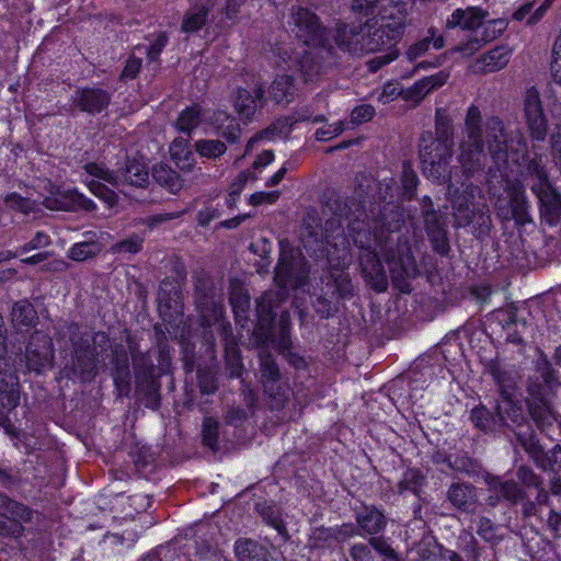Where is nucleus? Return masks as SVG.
Wrapping results in <instances>:
<instances>
[{"instance_id": "bf43d9fd", "label": "nucleus", "mask_w": 561, "mask_h": 561, "mask_svg": "<svg viewBox=\"0 0 561 561\" xmlns=\"http://www.w3.org/2000/svg\"><path fill=\"white\" fill-rule=\"evenodd\" d=\"M203 443L211 450L218 449L219 421L213 416H206L202 425Z\"/></svg>"}, {"instance_id": "f257e3e1", "label": "nucleus", "mask_w": 561, "mask_h": 561, "mask_svg": "<svg viewBox=\"0 0 561 561\" xmlns=\"http://www.w3.org/2000/svg\"><path fill=\"white\" fill-rule=\"evenodd\" d=\"M507 141L508 134L504 122L495 115L483 118L480 108L471 105L466 113L458 146L457 161L461 175L472 179L482 172L489 153L493 164L485 173L486 183L503 176L508 160Z\"/></svg>"}, {"instance_id": "4d7b16f0", "label": "nucleus", "mask_w": 561, "mask_h": 561, "mask_svg": "<svg viewBox=\"0 0 561 561\" xmlns=\"http://www.w3.org/2000/svg\"><path fill=\"white\" fill-rule=\"evenodd\" d=\"M196 373L201 393L214 394L218 390V380L216 371L208 366H198Z\"/></svg>"}, {"instance_id": "2f4dec72", "label": "nucleus", "mask_w": 561, "mask_h": 561, "mask_svg": "<svg viewBox=\"0 0 561 561\" xmlns=\"http://www.w3.org/2000/svg\"><path fill=\"white\" fill-rule=\"evenodd\" d=\"M222 334L225 336V362L226 370L230 378H239L243 371V363L240 354V350L231 336L232 329L229 323L220 324Z\"/></svg>"}, {"instance_id": "5fc2aeb1", "label": "nucleus", "mask_w": 561, "mask_h": 561, "mask_svg": "<svg viewBox=\"0 0 561 561\" xmlns=\"http://www.w3.org/2000/svg\"><path fill=\"white\" fill-rule=\"evenodd\" d=\"M158 299L160 305L163 304L169 309H178L180 308L181 290L174 282L163 279L160 286Z\"/></svg>"}, {"instance_id": "a18cd8bd", "label": "nucleus", "mask_w": 561, "mask_h": 561, "mask_svg": "<svg viewBox=\"0 0 561 561\" xmlns=\"http://www.w3.org/2000/svg\"><path fill=\"white\" fill-rule=\"evenodd\" d=\"M428 34V36L412 44L408 48L405 55L410 61H415L417 58L423 56L430 49L431 44H433L436 49H440L444 46V38L442 36H435V28H430Z\"/></svg>"}, {"instance_id": "412c9836", "label": "nucleus", "mask_w": 561, "mask_h": 561, "mask_svg": "<svg viewBox=\"0 0 561 561\" xmlns=\"http://www.w3.org/2000/svg\"><path fill=\"white\" fill-rule=\"evenodd\" d=\"M44 205L48 209L78 211V210H94L95 204L92 199L88 198L77 190H69L59 193L56 197H47Z\"/></svg>"}, {"instance_id": "7ed1b4c3", "label": "nucleus", "mask_w": 561, "mask_h": 561, "mask_svg": "<svg viewBox=\"0 0 561 561\" xmlns=\"http://www.w3.org/2000/svg\"><path fill=\"white\" fill-rule=\"evenodd\" d=\"M67 334L71 343L72 374L81 381H91L98 375V356L110 347V337L104 332L91 334L82 330L77 323L67 327Z\"/></svg>"}, {"instance_id": "39448f33", "label": "nucleus", "mask_w": 561, "mask_h": 561, "mask_svg": "<svg viewBox=\"0 0 561 561\" xmlns=\"http://www.w3.org/2000/svg\"><path fill=\"white\" fill-rule=\"evenodd\" d=\"M341 239L342 251L346 254L347 241L344 237V228L341 218L332 217L325 221L322 228L314 217L309 216L304 220L301 228V241L307 251L316 255L331 254L327 245H331L335 239Z\"/></svg>"}, {"instance_id": "423d86ee", "label": "nucleus", "mask_w": 561, "mask_h": 561, "mask_svg": "<svg viewBox=\"0 0 561 561\" xmlns=\"http://www.w3.org/2000/svg\"><path fill=\"white\" fill-rule=\"evenodd\" d=\"M287 24L290 33L305 45L329 44L330 31L318 14L309 8L293 5L289 9Z\"/></svg>"}, {"instance_id": "e2e57ef3", "label": "nucleus", "mask_w": 561, "mask_h": 561, "mask_svg": "<svg viewBox=\"0 0 561 561\" xmlns=\"http://www.w3.org/2000/svg\"><path fill=\"white\" fill-rule=\"evenodd\" d=\"M334 542L333 530L324 526L317 527L309 537V546L312 548H325Z\"/></svg>"}, {"instance_id": "a19ab883", "label": "nucleus", "mask_w": 561, "mask_h": 561, "mask_svg": "<svg viewBox=\"0 0 561 561\" xmlns=\"http://www.w3.org/2000/svg\"><path fill=\"white\" fill-rule=\"evenodd\" d=\"M470 420L477 428L484 433L493 432L503 426V419L497 415V410L492 413L484 405L473 408Z\"/></svg>"}, {"instance_id": "f8f14e48", "label": "nucleus", "mask_w": 561, "mask_h": 561, "mask_svg": "<svg viewBox=\"0 0 561 561\" xmlns=\"http://www.w3.org/2000/svg\"><path fill=\"white\" fill-rule=\"evenodd\" d=\"M523 114L530 137L537 141H543L547 136L548 118L539 91L535 87L526 90L523 96Z\"/></svg>"}, {"instance_id": "49530a36", "label": "nucleus", "mask_w": 561, "mask_h": 561, "mask_svg": "<svg viewBox=\"0 0 561 561\" xmlns=\"http://www.w3.org/2000/svg\"><path fill=\"white\" fill-rule=\"evenodd\" d=\"M350 236L353 242L365 252L373 251V238L367 224L364 220L356 218L347 222Z\"/></svg>"}, {"instance_id": "0eeeda50", "label": "nucleus", "mask_w": 561, "mask_h": 561, "mask_svg": "<svg viewBox=\"0 0 561 561\" xmlns=\"http://www.w3.org/2000/svg\"><path fill=\"white\" fill-rule=\"evenodd\" d=\"M83 169L89 175L103 180L115 187L127 184L145 188L149 184L147 167L135 159H127L124 167L117 171H110L103 164L96 162H89L83 165Z\"/></svg>"}, {"instance_id": "c85d7f7f", "label": "nucleus", "mask_w": 561, "mask_h": 561, "mask_svg": "<svg viewBox=\"0 0 561 561\" xmlns=\"http://www.w3.org/2000/svg\"><path fill=\"white\" fill-rule=\"evenodd\" d=\"M489 12L479 7L456 9L446 21L447 28L461 27L462 30L477 31L483 25Z\"/></svg>"}, {"instance_id": "4468645a", "label": "nucleus", "mask_w": 561, "mask_h": 561, "mask_svg": "<svg viewBox=\"0 0 561 561\" xmlns=\"http://www.w3.org/2000/svg\"><path fill=\"white\" fill-rule=\"evenodd\" d=\"M53 358L54 345L51 339L41 331H35L30 337L22 358L27 370L39 374L51 364Z\"/></svg>"}, {"instance_id": "a211bd4d", "label": "nucleus", "mask_w": 561, "mask_h": 561, "mask_svg": "<svg viewBox=\"0 0 561 561\" xmlns=\"http://www.w3.org/2000/svg\"><path fill=\"white\" fill-rule=\"evenodd\" d=\"M111 99V93L104 89L81 88L75 92L71 102L81 112L95 115L107 108Z\"/></svg>"}, {"instance_id": "e433bc0d", "label": "nucleus", "mask_w": 561, "mask_h": 561, "mask_svg": "<svg viewBox=\"0 0 561 561\" xmlns=\"http://www.w3.org/2000/svg\"><path fill=\"white\" fill-rule=\"evenodd\" d=\"M511 58V50L506 47H496L477 60V72H495L506 67Z\"/></svg>"}, {"instance_id": "c9c22d12", "label": "nucleus", "mask_w": 561, "mask_h": 561, "mask_svg": "<svg viewBox=\"0 0 561 561\" xmlns=\"http://www.w3.org/2000/svg\"><path fill=\"white\" fill-rule=\"evenodd\" d=\"M362 25L342 24L336 28L334 41L336 46L351 54H360Z\"/></svg>"}, {"instance_id": "a878e982", "label": "nucleus", "mask_w": 561, "mask_h": 561, "mask_svg": "<svg viewBox=\"0 0 561 561\" xmlns=\"http://www.w3.org/2000/svg\"><path fill=\"white\" fill-rule=\"evenodd\" d=\"M425 231L432 243V248L440 255H448L450 245L447 237L446 222L443 216L436 213L423 217Z\"/></svg>"}, {"instance_id": "8fccbe9b", "label": "nucleus", "mask_w": 561, "mask_h": 561, "mask_svg": "<svg viewBox=\"0 0 561 561\" xmlns=\"http://www.w3.org/2000/svg\"><path fill=\"white\" fill-rule=\"evenodd\" d=\"M0 516H12L24 522L32 519V511L22 503L9 499L0 493Z\"/></svg>"}, {"instance_id": "20e7f679", "label": "nucleus", "mask_w": 561, "mask_h": 561, "mask_svg": "<svg viewBox=\"0 0 561 561\" xmlns=\"http://www.w3.org/2000/svg\"><path fill=\"white\" fill-rule=\"evenodd\" d=\"M453 146L454 142L435 139L431 131H424L420 137L419 156L423 172L439 184L450 182L453 176H457L456 170L454 172L448 171Z\"/></svg>"}, {"instance_id": "1a4fd4ad", "label": "nucleus", "mask_w": 561, "mask_h": 561, "mask_svg": "<svg viewBox=\"0 0 561 561\" xmlns=\"http://www.w3.org/2000/svg\"><path fill=\"white\" fill-rule=\"evenodd\" d=\"M506 192L508 201L506 204L499 201L495 204L497 216L504 220L513 219L517 226H525L533 221L529 214V203L527 201L525 185L519 180H510L506 182Z\"/></svg>"}, {"instance_id": "cd10ccee", "label": "nucleus", "mask_w": 561, "mask_h": 561, "mask_svg": "<svg viewBox=\"0 0 561 561\" xmlns=\"http://www.w3.org/2000/svg\"><path fill=\"white\" fill-rule=\"evenodd\" d=\"M534 195L538 199L539 210L545 220L549 225L559 222L561 220V193L553 184L541 188L540 192H535Z\"/></svg>"}, {"instance_id": "dca6fc26", "label": "nucleus", "mask_w": 561, "mask_h": 561, "mask_svg": "<svg viewBox=\"0 0 561 561\" xmlns=\"http://www.w3.org/2000/svg\"><path fill=\"white\" fill-rule=\"evenodd\" d=\"M111 376L121 397H128L131 391V374L129 366L128 347L123 344L111 345Z\"/></svg>"}, {"instance_id": "37998d69", "label": "nucleus", "mask_w": 561, "mask_h": 561, "mask_svg": "<svg viewBox=\"0 0 561 561\" xmlns=\"http://www.w3.org/2000/svg\"><path fill=\"white\" fill-rule=\"evenodd\" d=\"M204 117V112L198 104H193L192 106L183 110L176 122L175 127L185 134H191L196 127L199 126Z\"/></svg>"}, {"instance_id": "c756f323", "label": "nucleus", "mask_w": 561, "mask_h": 561, "mask_svg": "<svg viewBox=\"0 0 561 561\" xmlns=\"http://www.w3.org/2000/svg\"><path fill=\"white\" fill-rule=\"evenodd\" d=\"M229 289V301L234 312L236 321L244 328L250 322V295L238 279L230 282Z\"/></svg>"}, {"instance_id": "6e6552de", "label": "nucleus", "mask_w": 561, "mask_h": 561, "mask_svg": "<svg viewBox=\"0 0 561 561\" xmlns=\"http://www.w3.org/2000/svg\"><path fill=\"white\" fill-rule=\"evenodd\" d=\"M194 301L199 312L202 327H211L222 317V305L216 300V287L214 279L202 273L194 277Z\"/></svg>"}, {"instance_id": "9d476101", "label": "nucleus", "mask_w": 561, "mask_h": 561, "mask_svg": "<svg viewBox=\"0 0 561 561\" xmlns=\"http://www.w3.org/2000/svg\"><path fill=\"white\" fill-rule=\"evenodd\" d=\"M312 46L314 48L304 51L298 60L305 81H312L325 72L327 69L336 66L340 59L335 48L330 43Z\"/></svg>"}, {"instance_id": "72a5a7b5", "label": "nucleus", "mask_w": 561, "mask_h": 561, "mask_svg": "<svg viewBox=\"0 0 561 561\" xmlns=\"http://www.w3.org/2000/svg\"><path fill=\"white\" fill-rule=\"evenodd\" d=\"M126 344L131 357L135 379L138 377L156 375V367L152 363L151 356L148 352H141L139 350L138 343L133 335H127Z\"/></svg>"}, {"instance_id": "aec40b11", "label": "nucleus", "mask_w": 561, "mask_h": 561, "mask_svg": "<svg viewBox=\"0 0 561 561\" xmlns=\"http://www.w3.org/2000/svg\"><path fill=\"white\" fill-rule=\"evenodd\" d=\"M359 261L363 276L368 286L377 293L386 291L388 278L377 253L375 251L364 252Z\"/></svg>"}, {"instance_id": "f3484780", "label": "nucleus", "mask_w": 561, "mask_h": 561, "mask_svg": "<svg viewBox=\"0 0 561 561\" xmlns=\"http://www.w3.org/2000/svg\"><path fill=\"white\" fill-rule=\"evenodd\" d=\"M462 181H457L462 186V191L458 188L453 190V183L449 182L448 191L453 194V207L457 211V220L460 226H468L474 217L473 202L478 186L470 182V179L463 176Z\"/></svg>"}, {"instance_id": "2eb2a0df", "label": "nucleus", "mask_w": 561, "mask_h": 561, "mask_svg": "<svg viewBox=\"0 0 561 561\" xmlns=\"http://www.w3.org/2000/svg\"><path fill=\"white\" fill-rule=\"evenodd\" d=\"M409 252L410 249L408 248L405 254H397L392 249L385 253V261L389 266L392 284L402 293L411 291V285L408 280L417 275V266Z\"/></svg>"}, {"instance_id": "774afa93", "label": "nucleus", "mask_w": 561, "mask_h": 561, "mask_svg": "<svg viewBox=\"0 0 561 561\" xmlns=\"http://www.w3.org/2000/svg\"><path fill=\"white\" fill-rule=\"evenodd\" d=\"M550 154L561 175V125H557L549 138Z\"/></svg>"}, {"instance_id": "0e129e2a", "label": "nucleus", "mask_w": 561, "mask_h": 561, "mask_svg": "<svg viewBox=\"0 0 561 561\" xmlns=\"http://www.w3.org/2000/svg\"><path fill=\"white\" fill-rule=\"evenodd\" d=\"M261 515L268 525H271L277 530V533L284 538V540L289 539V534L287 531L286 525L283 522L280 514L277 510L273 507H265L262 510Z\"/></svg>"}, {"instance_id": "603ef678", "label": "nucleus", "mask_w": 561, "mask_h": 561, "mask_svg": "<svg viewBox=\"0 0 561 561\" xmlns=\"http://www.w3.org/2000/svg\"><path fill=\"white\" fill-rule=\"evenodd\" d=\"M531 377L537 378L540 382L542 381L547 387L554 389L560 385L556 369L545 355L536 362V370Z\"/></svg>"}, {"instance_id": "338daca9", "label": "nucleus", "mask_w": 561, "mask_h": 561, "mask_svg": "<svg viewBox=\"0 0 561 561\" xmlns=\"http://www.w3.org/2000/svg\"><path fill=\"white\" fill-rule=\"evenodd\" d=\"M87 184H88L89 190L95 196H98L99 198L104 201L110 207H113L114 205L117 204V202H118L117 194L114 191H112L111 188H108L107 186H105L103 183L95 181V180H91V181L87 182Z\"/></svg>"}, {"instance_id": "79ce46f5", "label": "nucleus", "mask_w": 561, "mask_h": 561, "mask_svg": "<svg viewBox=\"0 0 561 561\" xmlns=\"http://www.w3.org/2000/svg\"><path fill=\"white\" fill-rule=\"evenodd\" d=\"M87 240L75 243L69 250L68 257L82 262L88 259L96 256L101 251V244L94 239L95 234L93 232L85 233Z\"/></svg>"}, {"instance_id": "4c0bfd02", "label": "nucleus", "mask_w": 561, "mask_h": 561, "mask_svg": "<svg viewBox=\"0 0 561 561\" xmlns=\"http://www.w3.org/2000/svg\"><path fill=\"white\" fill-rule=\"evenodd\" d=\"M11 322L13 328L22 330L34 327L38 320L34 306L28 300L16 301L11 309Z\"/></svg>"}, {"instance_id": "ddd939ff", "label": "nucleus", "mask_w": 561, "mask_h": 561, "mask_svg": "<svg viewBox=\"0 0 561 561\" xmlns=\"http://www.w3.org/2000/svg\"><path fill=\"white\" fill-rule=\"evenodd\" d=\"M519 170L523 180L527 183L534 194L551 184L549 171L545 161V156L535 150H527L522 154Z\"/></svg>"}, {"instance_id": "7c9ffc66", "label": "nucleus", "mask_w": 561, "mask_h": 561, "mask_svg": "<svg viewBox=\"0 0 561 561\" xmlns=\"http://www.w3.org/2000/svg\"><path fill=\"white\" fill-rule=\"evenodd\" d=\"M159 375H151L146 377H138L135 379V391L140 401L146 408L158 410L160 408V388L161 383Z\"/></svg>"}, {"instance_id": "5701e85b", "label": "nucleus", "mask_w": 561, "mask_h": 561, "mask_svg": "<svg viewBox=\"0 0 561 561\" xmlns=\"http://www.w3.org/2000/svg\"><path fill=\"white\" fill-rule=\"evenodd\" d=\"M264 89L255 84L251 90L238 88L233 95V106L242 119H251L263 105Z\"/></svg>"}, {"instance_id": "de8ad7c7", "label": "nucleus", "mask_w": 561, "mask_h": 561, "mask_svg": "<svg viewBox=\"0 0 561 561\" xmlns=\"http://www.w3.org/2000/svg\"><path fill=\"white\" fill-rule=\"evenodd\" d=\"M264 393L270 398V404L272 409H283L285 403L288 401L289 397V387L279 381H271L266 383H262Z\"/></svg>"}, {"instance_id": "864d4df0", "label": "nucleus", "mask_w": 561, "mask_h": 561, "mask_svg": "<svg viewBox=\"0 0 561 561\" xmlns=\"http://www.w3.org/2000/svg\"><path fill=\"white\" fill-rule=\"evenodd\" d=\"M170 152L181 170L187 172L192 171L193 153L186 148V142L183 139H175L170 147Z\"/></svg>"}, {"instance_id": "052dcab7", "label": "nucleus", "mask_w": 561, "mask_h": 561, "mask_svg": "<svg viewBox=\"0 0 561 561\" xmlns=\"http://www.w3.org/2000/svg\"><path fill=\"white\" fill-rule=\"evenodd\" d=\"M556 389L552 387H547L542 381L540 382L537 378L529 377L527 380L526 391L527 398L526 402L534 401H550L549 396Z\"/></svg>"}, {"instance_id": "f03ea898", "label": "nucleus", "mask_w": 561, "mask_h": 561, "mask_svg": "<svg viewBox=\"0 0 561 561\" xmlns=\"http://www.w3.org/2000/svg\"><path fill=\"white\" fill-rule=\"evenodd\" d=\"M308 278V268L300 257L290 252H282L275 268L276 289L266 290L256 299V323L253 328V337L257 346H265L276 341L274 334V316L276 309L287 299V288H298Z\"/></svg>"}, {"instance_id": "9b49d317", "label": "nucleus", "mask_w": 561, "mask_h": 561, "mask_svg": "<svg viewBox=\"0 0 561 561\" xmlns=\"http://www.w3.org/2000/svg\"><path fill=\"white\" fill-rule=\"evenodd\" d=\"M346 256V254L339 255L335 262V259L328 254L329 270L321 277L327 290L336 300L351 299L354 296V287L350 274L344 272L345 266L348 264Z\"/></svg>"}, {"instance_id": "473e14b6", "label": "nucleus", "mask_w": 561, "mask_h": 561, "mask_svg": "<svg viewBox=\"0 0 561 561\" xmlns=\"http://www.w3.org/2000/svg\"><path fill=\"white\" fill-rule=\"evenodd\" d=\"M488 370L497 386L502 399L513 397L519 381L518 374L513 369H507L499 363L491 362Z\"/></svg>"}, {"instance_id": "4be33fe9", "label": "nucleus", "mask_w": 561, "mask_h": 561, "mask_svg": "<svg viewBox=\"0 0 561 561\" xmlns=\"http://www.w3.org/2000/svg\"><path fill=\"white\" fill-rule=\"evenodd\" d=\"M527 411L536 427L543 434L550 435L559 427L560 415L554 411L551 401L526 402Z\"/></svg>"}, {"instance_id": "69168bd1", "label": "nucleus", "mask_w": 561, "mask_h": 561, "mask_svg": "<svg viewBox=\"0 0 561 561\" xmlns=\"http://www.w3.org/2000/svg\"><path fill=\"white\" fill-rule=\"evenodd\" d=\"M424 476L415 469H409L404 472L402 480L398 484L399 492L412 491L417 492L422 485Z\"/></svg>"}, {"instance_id": "f704fd0d", "label": "nucleus", "mask_w": 561, "mask_h": 561, "mask_svg": "<svg viewBox=\"0 0 561 561\" xmlns=\"http://www.w3.org/2000/svg\"><path fill=\"white\" fill-rule=\"evenodd\" d=\"M356 523L358 529H362L371 537L386 528L387 518L377 507L365 505L364 512L356 515Z\"/></svg>"}, {"instance_id": "ea45409f", "label": "nucleus", "mask_w": 561, "mask_h": 561, "mask_svg": "<svg viewBox=\"0 0 561 561\" xmlns=\"http://www.w3.org/2000/svg\"><path fill=\"white\" fill-rule=\"evenodd\" d=\"M152 178L172 194H176L183 187L180 174L165 163H159L152 168Z\"/></svg>"}, {"instance_id": "58836bf2", "label": "nucleus", "mask_w": 561, "mask_h": 561, "mask_svg": "<svg viewBox=\"0 0 561 561\" xmlns=\"http://www.w3.org/2000/svg\"><path fill=\"white\" fill-rule=\"evenodd\" d=\"M442 461L451 470L465 473L469 477L479 476L482 470L481 463L477 459L469 457L467 453L444 456Z\"/></svg>"}, {"instance_id": "6ab92c4d", "label": "nucleus", "mask_w": 561, "mask_h": 561, "mask_svg": "<svg viewBox=\"0 0 561 561\" xmlns=\"http://www.w3.org/2000/svg\"><path fill=\"white\" fill-rule=\"evenodd\" d=\"M399 35V31L392 28L389 24L374 27L371 25H362L360 54H369L380 50L390 45Z\"/></svg>"}, {"instance_id": "c03bdc74", "label": "nucleus", "mask_w": 561, "mask_h": 561, "mask_svg": "<svg viewBox=\"0 0 561 561\" xmlns=\"http://www.w3.org/2000/svg\"><path fill=\"white\" fill-rule=\"evenodd\" d=\"M259 357L261 382L266 383L271 381H279L282 379V374L274 356L270 353V351L263 347L259 353Z\"/></svg>"}, {"instance_id": "13d9d810", "label": "nucleus", "mask_w": 561, "mask_h": 561, "mask_svg": "<svg viewBox=\"0 0 561 561\" xmlns=\"http://www.w3.org/2000/svg\"><path fill=\"white\" fill-rule=\"evenodd\" d=\"M454 127L453 122L446 112L442 108L436 111L435 117V139L444 140L445 142L453 141Z\"/></svg>"}, {"instance_id": "3c124183", "label": "nucleus", "mask_w": 561, "mask_h": 561, "mask_svg": "<svg viewBox=\"0 0 561 561\" xmlns=\"http://www.w3.org/2000/svg\"><path fill=\"white\" fill-rule=\"evenodd\" d=\"M195 151L203 158L217 160L227 151V145L219 139H199L194 144Z\"/></svg>"}, {"instance_id": "393cba45", "label": "nucleus", "mask_w": 561, "mask_h": 561, "mask_svg": "<svg viewBox=\"0 0 561 561\" xmlns=\"http://www.w3.org/2000/svg\"><path fill=\"white\" fill-rule=\"evenodd\" d=\"M446 497L451 506L460 512L470 514L477 508V489L473 484L467 482H454L449 485Z\"/></svg>"}, {"instance_id": "680f3d73", "label": "nucleus", "mask_w": 561, "mask_h": 561, "mask_svg": "<svg viewBox=\"0 0 561 561\" xmlns=\"http://www.w3.org/2000/svg\"><path fill=\"white\" fill-rule=\"evenodd\" d=\"M332 298L330 291L325 290L317 297L313 304L314 311L323 319H328L339 311V307Z\"/></svg>"}, {"instance_id": "b1692460", "label": "nucleus", "mask_w": 561, "mask_h": 561, "mask_svg": "<svg viewBox=\"0 0 561 561\" xmlns=\"http://www.w3.org/2000/svg\"><path fill=\"white\" fill-rule=\"evenodd\" d=\"M217 0H195L185 11L181 31L184 33H196L202 30L209 20V13L214 10Z\"/></svg>"}, {"instance_id": "6e6d98bb", "label": "nucleus", "mask_w": 561, "mask_h": 561, "mask_svg": "<svg viewBox=\"0 0 561 561\" xmlns=\"http://www.w3.org/2000/svg\"><path fill=\"white\" fill-rule=\"evenodd\" d=\"M448 79V73L445 71H439L436 75L425 77L413 85V92L419 98H424L428 92L433 89L442 87Z\"/></svg>"}, {"instance_id": "09e8293b", "label": "nucleus", "mask_w": 561, "mask_h": 561, "mask_svg": "<svg viewBox=\"0 0 561 561\" xmlns=\"http://www.w3.org/2000/svg\"><path fill=\"white\" fill-rule=\"evenodd\" d=\"M270 95L276 103H288L294 95L293 78L284 75L278 76L270 87Z\"/></svg>"}, {"instance_id": "bb28decb", "label": "nucleus", "mask_w": 561, "mask_h": 561, "mask_svg": "<svg viewBox=\"0 0 561 561\" xmlns=\"http://www.w3.org/2000/svg\"><path fill=\"white\" fill-rule=\"evenodd\" d=\"M495 410H497V415H501L503 419V426L512 428L515 435L518 432L534 431L522 405L512 398L504 399L503 403H496Z\"/></svg>"}]
</instances>
